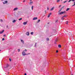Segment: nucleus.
Masks as SVG:
<instances>
[{"label":"nucleus","mask_w":75,"mask_h":75,"mask_svg":"<svg viewBox=\"0 0 75 75\" xmlns=\"http://www.w3.org/2000/svg\"><path fill=\"white\" fill-rule=\"evenodd\" d=\"M66 13V11H64L63 12H61L60 13H59V15H61V14H65Z\"/></svg>","instance_id":"obj_1"},{"label":"nucleus","mask_w":75,"mask_h":75,"mask_svg":"<svg viewBox=\"0 0 75 75\" xmlns=\"http://www.w3.org/2000/svg\"><path fill=\"white\" fill-rule=\"evenodd\" d=\"M30 53H28V54H26L25 52H24V51L23 52H22V55H23V56H24L25 55H28V54H30Z\"/></svg>","instance_id":"obj_2"},{"label":"nucleus","mask_w":75,"mask_h":75,"mask_svg":"<svg viewBox=\"0 0 75 75\" xmlns=\"http://www.w3.org/2000/svg\"><path fill=\"white\" fill-rule=\"evenodd\" d=\"M52 14V13H50L48 15V16H47L48 18H49V17H50V15H51Z\"/></svg>","instance_id":"obj_3"},{"label":"nucleus","mask_w":75,"mask_h":75,"mask_svg":"<svg viewBox=\"0 0 75 75\" xmlns=\"http://www.w3.org/2000/svg\"><path fill=\"white\" fill-rule=\"evenodd\" d=\"M27 24V21L23 23V25H26V24Z\"/></svg>","instance_id":"obj_4"},{"label":"nucleus","mask_w":75,"mask_h":75,"mask_svg":"<svg viewBox=\"0 0 75 75\" xmlns=\"http://www.w3.org/2000/svg\"><path fill=\"white\" fill-rule=\"evenodd\" d=\"M26 35H28V36L29 35V34H30V33H29V32H28L26 33Z\"/></svg>","instance_id":"obj_5"},{"label":"nucleus","mask_w":75,"mask_h":75,"mask_svg":"<svg viewBox=\"0 0 75 75\" xmlns=\"http://www.w3.org/2000/svg\"><path fill=\"white\" fill-rule=\"evenodd\" d=\"M54 8H55V7H53L52 8H51V9H50V11H52L53 10H54Z\"/></svg>","instance_id":"obj_6"},{"label":"nucleus","mask_w":75,"mask_h":75,"mask_svg":"<svg viewBox=\"0 0 75 75\" xmlns=\"http://www.w3.org/2000/svg\"><path fill=\"white\" fill-rule=\"evenodd\" d=\"M4 31V30H3L2 31L0 32V34H2V33H3Z\"/></svg>","instance_id":"obj_7"},{"label":"nucleus","mask_w":75,"mask_h":75,"mask_svg":"<svg viewBox=\"0 0 75 75\" xmlns=\"http://www.w3.org/2000/svg\"><path fill=\"white\" fill-rule=\"evenodd\" d=\"M37 17H35L33 18V20H37Z\"/></svg>","instance_id":"obj_8"},{"label":"nucleus","mask_w":75,"mask_h":75,"mask_svg":"<svg viewBox=\"0 0 75 75\" xmlns=\"http://www.w3.org/2000/svg\"><path fill=\"white\" fill-rule=\"evenodd\" d=\"M17 9H18V8H14V9H13V10H14V11H15V10H17Z\"/></svg>","instance_id":"obj_9"},{"label":"nucleus","mask_w":75,"mask_h":75,"mask_svg":"<svg viewBox=\"0 0 75 75\" xmlns=\"http://www.w3.org/2000/svg\"><path fill=\"white\" fill-rule=\"evenodd\" d=\"M58 47L59 48H61V45H58Z\"/></svg>","instance_id":"obj_10"},{"label":"nucleus","mask_w":75,"mask_h":75,"mask_svg":"<svg viewBox=\"0 0 75 75\" xmlns=\"http://www.w3.org/2000/svg\"><path fill=\"white\" fill-rule=\"evenodd\" d=\"M21 42H22V43H23V44H24V40H21Z\"/></svg>","instance_id":"obj_11"},{"label":"nucleus","mask_w":75,"mask_h":75,"mask_svg":"<svg viewBox=\"0 0 75 75\" xmlns=\"http://www.w3.org/2000/svg\"><path fill=\"white\" fill-rule=\"evenodd\" d=\"M9 67V65L8 64H7L6 65V66L5 67V68H8Z\"/></svg>","instance_id":"obj_12"},{"label":"nucleus","mask_w":75,"mask_h":75,"mask_svg":"<svg viewBox=\"0 0 75 75\" xmlns=\"http://www.w3.org/2000/svg\"><path fill=\"white\" fill-rule=\"evenodd\" d=\"M33 34H34V32H31L30 33V34H31V35H33Z\"/></svg>","instance_id":"obj_13"},{"label":"nucleus","mask_w":75,"mask_h":75,"mask_svg":"<svg viewBox=\"0 0 75 75\" xmlns=\"http://www.w3.org/2000/svg\"><path fill=\"white\" fill-rule=\"evenodd\" d=\"M69 9H70L69 8H67V9L66 10V11H68V10H69Z\"/></svg>","instance_id":"obj_14"},{"label":"nucleus","mask_w":75,"mask_h":75,"mask_svg":"<svg viewBox=\"0 0 75 75\" xmlns=\"http://www.w3.org/2000/svg\"><path fill=\"white\" fill-rule=\"evenodd\" d=\"M5 3H4V4H5V3H7V1H5Z\"/></svg>","instance_id":"obj_15"},{"label":"nucleus","mask_w":75,"mask_h":75,"mask_svg":"<svg viewBox=\"0 0 75 75\" xmlns=\"http://www.w3.org/2000/svg\"><path fill=\"white\" fill-rule=\"evenodd\" d=\"M62 10V8H61V9H60L59 12L60 11H61Z\"/></svg>","instance_id":"obj_16"},{"label":"nucleus","mask_w":75,"mask_h":75,"mask_svg":"<svg viewBox=\"0 0 75 75\" xmlns=\"http://www.w3.org/2000/svg\"><path fill=\"white\" fill-rule=\"evenodd\" d=\"M62 20H64V17H62Z\"/></svg>","instance_id":"obj_17"},{"label":"nucleus","mask_w":75,"mask_h":75,"mask_svg":"<svg viewBox=\"0 0 75 75\" xmlns=\"http://www.w3.org/2000/svg\"><path fill=\"white\" fill-rule=\"evenodd\" d=\"M39 22H40V20H39L37 22V23H38Z\"/></svg>","instance_id":"obj_18"},{"label":"nucleus","mask_w":75,"mask_h":75,"mask_svg":"<svg viewBox=\"0 0 75 75\" xmlns=\"http://www.w3.org/2000/svg\"><path fill=\"white\" fill-rule=\"evenodd\" d=\"M34 7V6H32L31 8H32V10H33V8Z\"/></svg>","instance_id":"obj_19"},{"label":"nucleus","mask_w":75,"mask_h":75,"mask_svg":"<svg viewBox=\"0 0 75 75\" xmlns=\"http://www.w3.org/2000/svg\"><path fill=\"white\" fill-rule=\"evenodd\" d=\"M16 22V20H14L13 21V23H15Z\"/></svg>","instance_id":"obj_20"},{"label":"nucleus","mask_w":75,"mask_h":75,"mask_svg":"<svg viewBox=\"0 0 75 75\" xmlns=\"http://www.w3.org/2000/svg\"><path fill=\"white\" fill-rule=\"evenodd\" d=\"M33 2H31L30 3V4H33Z\"/></svg>","instance_id":"obj_21"},{"label":"nucleus","mask_w":75,"mask_h":75,"mask_svg":"<svg viewBox=\"0 0 75 75\" xmlns=\"http://www.w3.org/2000/svg\"><path fill=\"white\" fill-rule=\"evenodd\" d=\"M60 1V0H57V3H58V2H59V1Z\"/></svg>","instance_id":"obj_22"},{"label":"nucleus","mask_w":75,"mask_h":75,"mask_svg":"<svg viewBox=\"0 0 75 75\" xmlns=\"http://www.w3.org/2000/svg\"><path fill=\"white\" fill-rule=\"evenodd\" d=\"M18 20H19V21H20V20H22V18H21L19 19Z\"/></svg>","instance_id":"obj_23"},{"label":"nucleus","mask_w":75,"mask_h":75,"mask_svg":"<svg viewBox=\"0 0 75 75\" xmlns=\"http://www.w3.org/2000/svg\"><path fill=\"white\" fill-rule=\"evenodd\" d=\"M46 40H47V41H49V38H47L46 39Z\"/></svg>","instance_id":"obj_24"},{"label":"nucleus","mask_w":75,"mask_h":75,"mask_svg":"<svg viewBox=\"0 0 75 75\" xmlns=\"http://www.w3.org/2000/svg\"><path fill=\"white\" fill-rule=\"evenodd\" d=\"M63 17H67V16L64 15V16H63Z\"/></svg>","instance_id":"obj_25"},{"label":"nucleus","mask_w":75,"mask_h":75,"mask_svg":"<svg viewBox=\"0 0 75 75\" xmlns=\"http://www.w3.org/2000/svg\"><path fill=\"white\" fill-rule=\"evenodd\" d=\"M67 1H64V3H66Z\"/></svg>","instance_id":"obj_26"},{"label":"nucleus","mask_w":75,"mask_h":75,"mask_svg":"<svg viewBox=\"0 0 75 75\" xmlns=\"http://www.w3.org/2000/svg\"><path fill=\"white\" fill-rule=\"evenodd\" d=\"M36 45H37V43L35 44V47H36Z\"/></svg>","instance_id":"obj_27"},{"label":"nucleus","mask_w":75,"mask_h":75,"mask_svg":"<svg viewBox=\"0 0 75 75\" xmlns=\"http://www.w3.org/2000/svg\"><path fill=\"white\" fill-rule=\"evenodd\" d=\"M18 52H20V49L18 50Z\"/></svg>","instance_id":"obj_28"},{"label":"nucleus","mask_w":75,"mask_h":75,"mask_svg":"<svg viewBox=\"0 0 75 75\" xmlns=\"http://www.w3.org/2000/svg\"><path fill=\"white\" fill-rule=\"evenodd\" d=\"M9 60L10 61H11V59H9Z\"/></svg>","instance_id":"obj_29"},{"label":"nucleus","mask_w":75,"mask_h":75,"mask_svg":"<svg viewBox=\"0 0 75 75\" xmlns=\"http://www.w3.org/2000/svg\"><path fill=\"white\" fill-rule=\"evenodd\" d=\"M1 22H3V20H2V19H1Z\"/></svg>","instance_id":"obj_30"},{"label":"nucleus","mask_w":75,"mask_h":75,"mask_svg":"<svg viewBox=\"0 0 75 75\" xmlns=\"http://www.w3.org/2000/svg\"><path fill=\"white\" fill-rule=\"evenodd\" d=\"M45 14H46L47 13V12H46V11H45Z\"/></svg>","instance_id":"obj_31"},{"label":"nucleus","mask_w":75,"mask_h":75,"mask_svg":"<svg viewBox=\"0 0 75 75\" xmlns=\"http://www.w3.org/2000/svg\"><path fill=\"white\" fill-rule=\"evenodd\" d=\"M6 28H8V25H7V26H6Z\"/></svg>","instance_id":"obj_32"},{"label":"nucleus","mask_w":75,"mask_h":75,"mask_svg":"<svg viewBox=\"0 0 75 75\" xmlns=\"http://www.w3.org/2000/svg\"><path fill=\"white\" fill-rule=\"evenodd\" d=\"M56 52H57H57H58V51L57 50L56 51Z\"/></svg>","instance_id":"obj_33"},{"label":"nucleus","mask_w":75,"mask_h":75,"mask_svg":"<svg viewBox=\"0 0 75 75\" xmlns=\"http://www.w3.org/2000/svg\"><path fill=\"white\" fill-rule=\"evenodd\" d=\"M72 1V0H70L68 2H70V1Z\"/></svg>","instance_id":"obj_34"},{"label":"nucleus","mask_w":75,"mask_h":75,"mask_svg":"<svg viewBox=\"0 0 75 75\" xmlns=\"http://www.w3.org/2000/svg\"><path fill=\"white\" fill-rule=\"evenodd\" d=\"M64 6L62 7V8H64Z\"/></svg>","instance_id":"obj_35"},{"label":"nucleus","mask_w":75,"mask_h":75,"mask_svg":"<svg viewBox=\"0 0 75 75\" xmlns=\"http://www.w3.org/2000/svg\"><path fill=\"white\" fill-rule=\"evenodd\" d=\"M4 40V38H3L2 39V40Z\"/></svg>","instance_id":"obj_36"},{"label":"nucleus","mask_w":75,"mask_h":75,"mask_svg":"<svg viewBox=\"0 0 75 75\" xmlns=\"http://www.w3.org/2000/svg\"><path fill=\"white\" fill-rule=\"evenodd\" d=\"M72 1H75V0H72Z\"/></svg>","instance_id":"obj_37"},{"label":"nucleus","mask_w":75,"mask_h":75,"mask_svg":"<svg viewBox=\"0 0 75 75\" xmlns=\"http://www.w3.org/2000/svg\"><path fill=\"white\" fill-rule=\"evenodd\" d=\"M47 10H49V8H48V7H47Z\"/></svg>","instance_id":"obj_38"},{"label":"nucleus","mask_w":75,"mask_h":75,"mask_svg":"<svg viewBox=\"0 0 75 75\" xmlns=\"http://www.w3.org/2000/svg\"><path fill=\"white\" fill-rule=\"evenodd\" d=\"M4 37H6V35H4Z\"/></svg>","instance_id":"obj_39"},{"label":"nucleus","mask_w":75,"mask_h":75,"mask_svg":"<svg viewBox=\"0 0 75 75\" xmlns=\"http://www.w3.org/2000/svg\"><path fill=\"white\" fill-rule=\"evenodd\" d=\"M75 4L74 3V5H73L72 6H75Z\"/></svg>","instance_id":"obj_40"},{"label":"nucleus","mask_w":75,"mask_h":75,"mask_svg":"<svg viewBox=\"0 0 75 75\" xmlns=\"http://www.w3.org/2000/svg\"><path fill=\"white\" fill-rule=\"evenodd\" d=\"M75 4L74 3V5H73L72 6H75Z\"/></svg>","instance_id":"obj_41"},{"label":"nucleus","mask_w":75,"mask_h":75,"mask_svg":"<svg viewBox=\"0 0 75 75\" xmlns=\"http://www.w3.org/2000/svg\"><path fill=\"white\" fill-rule=\"evenodd\" d=\"M25 51H27V50L26 49L25 50Z\"/></svg>","instance_id":"obj_42"},{"label":"nucleus","mask_w":75,"mask_h":75,"mask_svg":"<svg viewBox=\"0 0 75 75\" xmlns=\"http://www.w3.org/2000/svg\"><path fill=\"white\" fill-rule=\"evenodd\" d=\"M25 75H27V74H26V73H25Z\"/></svg>","instance_id":"obj_43"},{"label":"nucleus","mask_w":75,"mask_h":75,"mask_svg":"<svg viewBox=\"0 0 75 75\" xmlns=\"http://www.w3.org/2000/svg\"><path fill=\"white\" fill-rule=\"evenodd\" d=\"M59 7H61V5H60L59 6Z\"/></svg>","instance_id":"obj_44"},{"label":"nucleus","mask_w":75,"mask_h":75,"mask_svg":"<svg viewBox=\"0 0 75 75\" xmlns=\"http://www.w3.org/2000/svg\"><path fill=\"white\" fill-rule=\"evenodd\" d=\"M66 23H68V21H66Z\"/></svg>","instance_id":"obj_45"},{"label":"nucleus","mask_w":75,"mask_h":75,"mask_svg":"<svg viewBox=\"0 0 75 75\" xmlns=\"http://www.w3.org/2000/svg\"><path fill=\"white\" fill-rule=\"evenodd\" d=\"M23 2H25V1H23Z\"/></svg>","instance_id":"obj_46"},{"label":"nucleus","mask_w":75,"mask_h":75,"mask_svg":"<svg viewBox=\"0 0 75 75\" xmlns=\"http://www.w3.org/2000/svg\"><path fill=\"white\" fill-rule=\"evenodd\" d=\"M66 24H68V23H66Z\"/></svg>","instance_id":"obj_47"},{"label":"nucleus","mask_w":75,"mask_h":75,"mask_svg":"<svg viewBox=\"0 0 75 75\" xmlns=\"http://www.w3.org/2000/svg\"><path fill=\"white\" fill-rule=\"evenodd\" d=\"M57 21H56V22H57Z\"/></svg>","instance_id":"obj_48"},{"label":"nucleus","mask_w":75,"mask_h":75,"mask_svg":"<svg viewBox=\"0 0 75 75\" xmlns=\"http://www.w3.org/2000/svg\"><path fill=\"white\" fill-rule=\"evenodd\" d=\"M64 59H65V58H64Z\"/></svg>","instance_id":"obj_49"},{"label":"nucleus","mask_w":75,"mask_h":75,"mask_svg":"<svg viewBox=\"0 0 75 75\" xmlns=\"http://www.w3.org/2000/svg\"><path fill=\"white\" fill-rule=\"evenodd\" d=\"M54 44H56V42H55V43H54Z\"/></svg>","instance_id":"obj_50"},{"label":"nucleus","mask_w":75,"mask_h":75,"mask_svg":"<svg viewBox=\"0 0 75 75\" xmlns=\"http://www.w3.org/2000/svg\"><path fill=\"white\" fill-rule=\"evenodd\" d=\"M65 61H66L65 60H64Z\"/></svg>","instance_id":"obj_51"},{"label":"nucleus","mask_w":75,"mask_h":75,"mask_svg":"<svg viewBox=\"0 0 75 75\" xmlns=\"http://www.w3.org/2000/svg\"><path fill=\"white\" fill-rule=\"evenodd\" d=\"M71 75H73V74H71Z\"/></svg>","instance_id":"obj_52"},{"label":"nucleus","mask_w":75,"mask_h":75,"mask_svg":"<svg viewBox=\"0 0 75 75\" xmlns=\"http://www.w3.org/2000/svg\"><path fill=\"white\" fill-rule=\"evenodd\" d=\"M74 3L75 4V2H74Z\"/></svg>","instance_id":"obj_53"},{"label":"nucleus","mask_w":75,"mask_h":75,"mask_svg":"<svg viewBox=\"0 0 75 75\" xmlns=\"http://www.w3.org/2000/svg\"><path fill=\"white\" fill-rule=\"evenodd\" d=\"M0 51H1V50H0Z\"/></svg>","instance_id":"obj_54"}]
</instances>
